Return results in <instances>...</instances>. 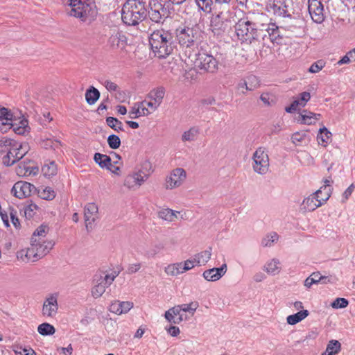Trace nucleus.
Returning <instances> with one entry per match:
<instances>
[{
    "mask_svg": "<svg viewBox=\"0 0 355 355\" xmlns=\"http://www.w3.org/2000/svg\"><path fill=\"white\" fill-rule=\"evenodd\" d=\"M149 43L155 56L159 58L169 55L176 47L173 34L163 29L153 31L149 37Z\"/></svg>",
    "mask_w": 355,
    "mask_h": 355,
    "instance_id": "nucleus-1",
    "label": "nucleus"
},
{
    "mask_svg": "<svg viewBox=\"0 0 355 355\" xmlns=\"http://www.w3.org/2000/svg\"><path fill=\"white\" fill-rule=\"evenodd\" d=\"M213 10L210 29L214 35H221L230 28L234 22V15L230 4H225L223 7L214 6Z\"/></svg>",
    "mask_w": 355,
    "mask_h": 355,
    "instance_id": "nucleus-2",
    "label": "nucleus"
},
{
    "mask_svg": "<svg viewBox=\"0 0 355 355\" xmlns=\"http://www.w3.org/2000/svg\"><path fill=\"white\" fill-rule=\"evenodd\" d=\"M147 17L145 2L141 0H128L121 10L122 21L128 26H136Z\"/></svg>",
    "mask_w": 355,
    "mask_h": 355,
    "instance_id": "nucleus-3",
    "label": "nucleus"
},
{
    "mask_svg": "<svg viewBox=\"0 0 355 355\" xmlns=\"http://www.w3.org/2000/svg\"><path fill=\"white\" fill-rule=\"evenodd\" d=\"M262 23L252 22L248 18H242L239 19L234 25L235 33L239 40L242 42L251 43L254 40H258L262 37L265 39L266 34H262L261 27Z\"/></svg>",
    "mask_w": 355,
    "mask_h": 355,
    "instance_id": "nucleus-4",
    "label": "nucleus"
},
{
    "mask_svg": "<svg viewBox=\"0 0 355 355\" xmlns=\"http://www.w3.org/2000/svg\"><path fill=\"white\" fill-rule=\"evenodd\" d=\"M54 243L51 240H46L42 237H32L31 246L19 254L22 258L25 257L27 261L35 262L47 254L53 248Z\"/></svg>",
    "mask_w": 355,
    "mask_h": 355,
    "instance_id": "nucleus-5",
    "label": "nucleus"
},
{
    "mask_svg": "<svg viewBox=\"0 0 355 355\" xmlns=\"http://www.w3.org/2000/svg\"><path fill=\"white\" fill-rule=\"evenodd\" d=\"M198 306L199 304L196 301L189 304L177 305L166 311L164 313V317L171 323L180 324L181 322L189 319L184 312H188L191 315H193Z\"/></svg>",
    "mask_w": 355,
    "mask_h": 355,
    "instance_id": "nucleus-6",
    "label": "nucleus"
},
{
    "mask_svg": "<svg viewBox=\"0 0 355 355\" xmlns=\"http://www.w3.org/2000/svg\"><path fill=\"white\" fill-rule=\"evenodd\" d=\"M151 173V165L146 162L141 168L133 171L125 177L123 184L129 189H138L148 179Z\"/></svg>",
    "mask_w": 355,
    "mask_h": 355,
    "instance_id": "nucleus-7",
    "label": "nucleus"
},
{
    "mask_svg": "<svg viewBox=\"0 0 355 355\" xmlns=\"http://www.w3.org/2000/svg\"><path fill=\"white\" fill-rule=\"evenodd\" d=\"M175 34L180 45L187 48L196 45L200 37V32L197 26L179 27L176 29Z\"/></svg>",
    "mask_w": 355,
    "mask_h": 355,
    "instance_id": "nucleus-8",
    "label": "nucleus"
},
{
    "mask_svg": "<svg viewBox=\"0 0 355 355\" xmlns=\"http://www.w3.org/2000/svg\"><path fill=\"white\" fill-rule=\"evenodd\" d=\"M195 57L193 64L196 67L211 73L218 71V61L213 55L205 52H199Z\"/></svg>",
    "mask_w": 355,
    "mask_h": 355,
    "instance_id": "nucleus-9",
    "label": "nucleus"
},
{
    "mask_svg": "<svg viewBox=\"0 0 355 355\" xmlns=\"http://www.w3.org/2000/svg\"><path fill=\"white\" fill-rule=\"evenodd\" d=\"M252 168L254 172L265 175L269 170V157L267 151L263 147L258 148L252 155Z\"/></svg>",
    "mask_w": 355,
    "mask_h": 355,
    "instance_id": "nucleus-10",
    "label": "nucleus"
},
{
    "mask_svg": "<svg viewBox=\"0 0 355 355\" xmlns=\"http://www.w3.org/2000/svg\"><path fill=\"white\" fill-rule=\"evenodd\" d=\"M187 178L184 169L176 168L166 178L165 187L166 189H173L180 187Z\"/></svg>",
    "mask_w": 355,
    "mask_h": 355,
    "instance_id": "nucleus-11",
    "label": "nucleus"
},
{
    "mask_svg": "<svg viewBox=\"0 0 355 355\" xmlns=\"http://www.w3.org/2000/svg\"><path fill=\"white\" fill-rule=\"evenodd\" d=\"M150 10L147 12L150 19L155 23H163L164 19L168 17V10L159 2H154L150 4Z\"/></svg>",
    "mask_w": 355,
    "mask_h": 355,
    "instance_id": "nucleus-12",
    "label": "nucleus"
},
{
    "mask_svg": "<svg viewBox=\"0 0 355 355\" xmlns=\"http://www.w3.org/2000/svg\"><path fill=\"white\" fill-rule=\"evenodd\" d=\"M84 216L86 229L91 231L99 218L98 206L93 202L87 204L85 207Z\"/></svg>",
    "mask_w": 355,
    "mask_h": 355,
    "instance_id": "nucleus-13",
    "label": "nucleus"
},
{
    "mask_svg": "<svg viewBox=\"0 0 355 355\" xmlns=\"http://www.w3.org/2000/svg\"><path fill=\"white\" fill-rule=\"evenodd\" d=\"M36 191V188L29 182L19 181L16 182L11 189V193L18 198L30 196Z\"/></svg>",
    "mask_w": 355,
    "mask_h": 355,
    "instance_id": "nucleus-14",
    "label": "nucleus"
},
{
    "mask_svg": "<svg viewBox=\"0 0 355 355\" xmlns=\"http://www.w3.org/2000/svg\"><path fill=\"white\" fill-rule=\"evenodd\" d=\"M58 311V297L56 295H49L44 301L42 313L48 318H53Z\"/></svg>",
    "mask_w": 355,
    "mask_h": 355,
    "instance_id": "nucleus-15",
    "label": "nucleus"
},
{
    "mask_svg": "<svg viewBox=\"0 0 355 355\" xmlns=\"http://www.w3.org/2000/svg\"><path fill=\"white\" fill-rule=\"evenodd\" d=\"M266 9L269 12L279 17H289L284 0H268Z\"/></svg>",
    "mask_w": 355,
    "mask_h": 355,
    "instance_id": "nucleus-16",
    "label": "nucleus"
},
{
    "mask_svg": "<svg viewBox=\"0 0 355 355\" xmlns=\"http://www.w3.org/2000/svg\"><path fill=\"white\" fill-rule=\"evenodd\" d=\"M262 34H266V37H268V39L272 43H279L282 39V36L281 35V32L279 28L276 26L275 24L269 23V24H261Z\"/></svg>",
    "mask_w": 355,
    "mask_h": 355,
    "instance_id": "nucleus-17",
    "label": "nucleus"
},
{
    "mask_svg": "<svg viewBox=\"0 0 355 355\" xmlns=\"http://www.w3.org/2000/svg\"><path fill=\"white\" fill-rule=\"evenodd\" d=\"M259 86L258 78L254 75L248 76L245 79L241 80L237 85V90L245 94L248 91H253Z\"/></svg>",
    "mask_w": 355,
    "mask_h": 355,
    "instance_id": "nucleus-18",
    "label": "nucleus"
},
{
    "mask_svg": "<svg viewBox=\"0 0 355 355\" xmlns=\"http://www.w3.org/2000/svg\"><path fill=\"white\" fill-rule=\"evenodd\" d=\"M227 264L223 263L220 268H213L204 271L203 277L209 282L219 280L227 272Z\"/></svg>",
    "mask_w": 355,
    "mask_h": 355,
    "instance_id": "nucleus-19",
    "label": "nucleus"
},
{
    "mask_svg": "<svg viewBox=\"0 0 355 355\" xmlns=\"http://www.w3.org/2000/svg\"><path fill=\"white\" fill-rule=\"evenodd\" d=\"M133 307V302L125 301H114L109 308L110 312L117 315H121L128 313Z\"/></svg>",
    "mask_w": 355,
    "mask_h": 355,
    "instance_id": "nucleus-20",
    "label": "nucleus"
},
{
    "mask_svg": "<svg viewBox=\"0 0 355 355\" xmlns=\"http://www.w3.org/2000/svg\"><path fill=\"white\" fill-rule=\"evenodd\" d=\"M330 182L331 178L329 177L324 180L325 184L315 192V193L319 196L318 201L320 202V206L329 200L331 196Z\"/></svg>",
    "mask_w": 355,
    "mask_h": 355,
    "instance_id": "nucleus-21",
    "label": "nucleus"
},
{
    "mask_svg": "<svg viewBox=\"0 0 355 355\" xmlns=\"http://www.w3.org/2000/svg\"><path fill=\"white\" fill-rule=\"evenodd\" d=\"M318 196L315 192L306 198L302 203V209L305 211H313L318 207H320V202L318 201Z\"/></svg>",
    "mask_w": 355,
    "mask_h": 355,
    "instance_id": "nucleus-22",
    "label": "nucleus"
},
{
    "mask_svg": "<svg viewBox=\"0 0 355 355\" xmlns=\"http://www.w3.org/2000/svg\"><path fill=\"white\" fill-rule=\"evenodd\" d=\"M151 113L147 107H145V103H139L135 104L129 112V116L131 119H137L141 116H148Z\"/></svg>",
    "mask_w": 355,
    "mask_h": 355,
    "instance_id": "nucleus-23",
    "label": "nucleus"
},
{
    "mask_svg": "<svg viewBox=\"0 0 355 355\" xmlns=\"http://www.w3.org/2000/svg\"><path fill=\"white\" fill-rule=\"evenodd\" d=\"M17 148V141L12 144L8 152L2 157V163L6 166H10L17 162V157H15Z\"/></svg>",
    "mask_w": 355,
    "mask_h": 355,
    "instance_id": "nucleus-24",
    "label": "nucleus"
},
{
    "mask_svg": "<svg viewBox=\"0 0 355 355\" xmlns=\"http://www.w3.org/2000/svg\"><path fill=\"white\" fill-rule=\"evenodd\" d=\"M12 114L8 109L2 107L0 109V130H3V126H9L10 128L12 125Z\"/></svg>",
    "mask_w": 355,
    "mask_h": 355,
    "instance_id": "nucleus-25",
    "label": "nucleus"
},
{
    "mask_svg": "<svg viewBox=\"0 0 355 355\" xmlns=\"http://www.w3.org/2000/svg\"><path fill=\"white\" fill-rule=\"evenodd\" d=\"M94 159L95 162L99 165L100 167L112 170V159L110 156L105 154L96 153L94 156Z\"/></svg>",
    "mask_w": 355,
    "mask_h": 355,
    "instance_id": "nucleus-26",
    "label": "nucleus"
},
{
    "mask_svg": "<svg viewBox=\"0 0 355 355\" xmlns=\"http://www.w3.org/2000/svg\"><path fill=\"white\" fill-rule=\"evenodd\" d=\"M211 257V248H209L208 250L196 254L193 256V258L196 262L197 266H204L209 261Z\"/></svg>",
    "mask_w": 355,
    "mask_h": 355,
    "instance_id": "nucleus-27",
    "label": "nucleus"
},
{
    "mask_svg": "<svg viewBox=\"0 0 355 355\" xmlns=\"http://www.w3.org/2000/svg\"><path fill=\"white\" fill-rule=\"evenodd\" d=\"M37 191L38 196L46 200H52L56 196L55 191L50 187L41 186Z\"/></svg>",
    "mask_w": 355,
    "mask_h": 355,
    "instance_id": "nucleus-28",
    "label": "nucleus"
},
{
    "mask_svg": "<svg viewBox=\"0 0 355 355\" xmlns=\"http://www.w3.org/2000/svg\"><path fill=\"white\" fill-rule=\"evenodd\" d=\"M95 277L94 280L96 282V284L92 288V295L94 298H98L105 293L107 286L105 283L102 282L97 275H95Z\"/></svg>",
    "mask_w": 355,
    "mask_h": 355,
    "instance_id": "nucleus-29",
    "label": "nucleus"
},
{
    "mask_svg": "<svg viewBox=\"0 0 355 355\" xmlns=\"http://www.w3.org/2000/svg\"><path fill=\"white\" fill-rule=\"evenodd\" d=\"M302 123L311 125L315 123L320 118V114H315L307 110H303L300 114Z\"/></svg>",
    "mask_w": 355,
    "mask_h": 355,
    "instance_id": "nucleus-30",
    "label": "nucleus"
},
{
    "mask_svg": "<svg viewBox=\"0 0 355 355\" xmlns=\"http://www.w3.org/2000/svg\"><path fill=\"white\" fill-rule=\"evenodd\" d=\"M165 94V89L162 87L153 89L148 95V98L154 101L160 105Z\"/></svg>",
    "mask_w": 355,
    "mask_h": 355,
    "instance_id": "nucleus-31",
    "label": "nucleus"
},
{
    "mask_svg": "<svg viewBox=\"0 0 355 355\" xmlns=\"http://www.w3.org/2000/svg\"><path fill=\"white\" fill-rule=\"evenodd\" d=\"M100 92L94 87L91 86L85 93V99L89 105H94L99 98Z\"/></svg>",
    "mask_w": 355,
    "mask_h": 355,
    "instance_id": "nucleus-32",
    "label": "nucleus"
},
{
    "mask_svg": "<svg viewBox=\"0 0 355 355\" xmlns=\"http://www.w3.org/2000/svg\"><path fill=\"white\" fill-rule=\"evenodd\" d=\"M280 262L277 259H272L264 266V270L270 275H275L280 271Z\"/></svg>",
    "mask_w": 355,
    "mask_h": 355,
    "instance_id": "nucleus-33",
    "label": "nucleus"
},
{
    "mask_svg": "<svg viewBox=\"0 0 355 355\" xmlns=\"http://www.w3.org/2000/svg\"><path fill=\"white\" fill-rule=\"evenodd\" d=\"M309 315V311L307 310H303L297 312V313L290 315L287 317L286 321L288 324L294 325L299 322L304 320Z\"/></svg>",
    "mask_w": 355,
    "mask_h": 355,
    "instance_id": "nucleus-34",
    "label": "nucleus"
},
{
    "mask_svg": "<svg viewBox=\"0 0 355 355\" xmlns=\"http://www.w3.org/2000/svg\"><path fill=\"white\" fill-rule=\"evenodd\" d=\"M178 211H173L171 209H163L158 212V216L166 221L173 222L177 218Z\"/></svg>",
    "mask_w": 355,
    "mask_h": 355,
    "instance_id": "nucleus-35",
    "label": "nucleus"
},
{
    "mask_svg": "<svg viewBox=\"0 0 355 355\" xmlns=\"http://www.w3.org/2000/svg\"><path fill=\"white\" fill-rule=\"evenodd\" d=\"M17 141L12 139L8 137H2L0 139V155L6 154L10 148H12V144H14Z\"/></svg>",
    "mask_w": 355,
    "mask_h": 355,
    "instance_id": "nucleus-36",
    "label": "nucleus"
},
{
    "mask_svg": "<svg viewBox=\"0 0 355 355\" xmlns=\"http://www.w3.org/2000/svg\"><path fill=\"white\" fill-rule=\"evenodd\" d=\"M200 131L198 127H191L187 131H185L182 135V140L183 141H194L198 135H199Z\"/></svg>",
    "mask_w": 355,
    "mask_h": 355,
    "instance_id": "nucleus-37",
    "label": "nucleus"
},
{
    "mask_svg": "<svg viewBox=\"0 0 355 355\" xmlns=\"http://www.w3.org/2000/svg\"><path fill=\"white\" fill-rule=\"evenodd\" d=\"M331 136V132H329L326 128H322L320 129L319 134L318 135L317 139L318 144L323 146H326L328 143L330 137Z\"/></svg>",
    "mask_w": 355,
    "mask_h": 355,
    "instance_id": "nucleus-38",
    "label": "nucleus"
},
{
    "mask_svg": "<svg viewBox=\"0 0 355 355\" xmlns=\"http://www.w3.org/2000/svg\"><path fill=\"white\" fill-rule=\"evenodd\" d=\"M83 10H85V19L87 17L90 16L94 17L97 14V8L94 2L93 1H88L83 3L82 4Z\"/></svg>",
    "mask_w": 355,
    "mask_h": 355,
    "instance_id": "nucleus-39",
    "label": "nucleus"
},
{
    "mask_svg": "<svg viewBox=\"0 0 355 355\" xmlns=\"http://www.w3.org/2000/svg\"><path fill=\"white\" fill-rule=\"evenodd\" d=\"M38 171L37 167L27 166L25 164H20L17 168V174L19 175H36Z\"/></svg>",
    "mask_w": 355,
    "mask_h": 355,
    "instance_id": "nucleus-40",
    "label": "nucleus"
},
{
    "mask_svg": "<svg viewBox=\"0 0 355 355\" xmlns=\"http://www.w3.org/2000/svg\"><path fill=\"white\" fill-rule=\"evenodd\" d=\"M37 331L42 336H51L55 334V329L49 323H42L37 327Z\"/></svg>",
    "mask_w": 355,
    "mask_h": 355,
    "instance_id": "nucleus-41",
    "label": "nucleus"
},
{
    "mask_svg": "<svg viewBox=\"0 0 355 355\" xmlns=\"http://www.w3.org/2000/svg\"><path fill=\"white\" fill-rule=\"evenodd\" d=\"M198 8L206 13H210L214 8L213 0H195Z\"/></svg>",
    "mask_w": 355,
    "mask_h": 355,
    "instance_id": "nucleus-42",
    "label": "nucleus"
},
{
    "mask_svg": "<svg viewBox=\"0 0 355 355\" xmlns=\"http://www.w3.org/2000/svg\"><path fill=\"white\" fill-rule=\"evenodd\" d=\"M42 172L46 177H51L57 173V166L53 161L45 164L42 167Z\"/></svg>",
    "mask_w": 355,
    "mask_h": 355,
    "instance_id": "nucleus-43",
    "label": "nucleus"
},
{
    "mask_svg": "<svg viewBox=\"0 0 355 355\" xmlns=\"http://www.w3.org/2000/svg\"><path fill=\"white\" fill-rule=\"evenodd\" d=\"M323 6L316 8L312 11L309 12V14L312 18V19L316 23H321L324 20V14H323Z\"/></svg>",
    "mask_w": 355,
    "mask_h": 355,
    "instance_id": "nucleus-44",
    "label": "nucleus"
},
{
    "mask_svg": "<svg viewBox=\"0 0 355 355\" xmlns=\"http://www.w3.org/2000/svg\"><path fill=\"white\" fill-rule=\"evenodd\" d=\"M278 240V234L276 232H270L267 234L261 241L263 247H271Z\"/></svg>",
    "mask_w": 355,
    "mask_h": 355,
    "instance_id": "nucleus-45",
    "label": "nucleus"
},
{
    "mask_svg": "<svg viewBox=\"0 0 355 355\" xmlns=\"http://www.w3.org/2000/svg\"><path fill=\"white\" fill-rule=\"evenodd\" d=\"M85 12L82 5H78L76 7H71L69 14L70 16L80 18L83 21H85Z\"/></svg>",
    "mask_w": 355,
    "mask_h": 355,
    "instance_id": "nucleus-46",
    "label": "nucleus"
},
{
    "mask_svg": "<svg viewBox=\"0 0 355 355\" xmlns=\"http://www.w3.org/2000/svg\"><path fill=\"white\" fill-rule=\"evenodd\" d=\"M106 123L109 127L116 132L123 131L122 123L116 118L109 116L106 119Z\"/></svg>",
    "mask_w": 355,
    "mask_h": 355,
    "instance_id": "nucleus-47",
    "label": "nucleus"
},
{
    "mask_svg": "<svg viewBox=\"0 0 355 355\" xmlns=\"http://www.w3.org/2000/svg\"><path fill=\"white\" fill-rule=\"evenodd\" d=\"M12 128L15 133L18 135H23L28 128V121L22 119L19 122V125L12 122V125L10 126V128Z\"/></svg>",
    "mask_w": 355,
    "mask_h": 355,
    "instance_id": "nucleus-48",
    "label": "nucleus"
},
{
    "mask_svg": "<svg viewBox=\"0 0 355 355\" xmlns=\"http://www.w3.org/2000/svg\"><path fill=\"white\" fill-rule=\"evenodd\" d=\"M15 154V157H17V162L22 159L26 154L28 153V146L26 144H22L17 142V148Z\"/></svg>",
    "mask_w": 355,
    "mask_h": 355,
    "instance_id": "nucleus-49",
    "label": "nucleus"
},
{
    "mask_svg": "<svg viewBox=\"0 0 355 355\" xmlns=\"http://www.w3.org/2000/svg\"><path fill=\"white\" fill-rule=\"evenodd\" d=\"M107 144L110 148L117 149L121 146V139L117 135H111L107 138Z\"/></svg>",
    "mask_w": 355,
    "mask_h": 355,
    "instance_id": "nucleus-50",
    "label": "nucleus"
},
{
    "mask_svg": "<svg viewBox=\"0 0 355 355\" xmlns=\"http://www.w3.org/2000/svg\"><path fill=\"white\" fill-rule=\"evenodd\" d=\"M43 146L45 148H51L54 150L59 148L61 146V144L58 140H53L51 139H46L43 141Z\"/></svg>",
    "mask_w": 355,
    "mask_h": 355,
    "instance_id": "nucleus-51",
    "label": "nucleus"
},
{
    "mask_svg": "<svg viewBox=\"0 0 355 355\" xmlns=\"http://www.w3.org/2000/svg\"><path fill=\"white\" fill-rule=\"evenodd\" d=\"M123 37H124L119 34L113 35L110 37V42L112 46H116L119 47L121 44L123 45Z\"/></svg>",
    "mask_w": 355,
    "mask_h": 355,
    "instance_id": "nucleus-52",
    "label": "nucleus"
},
{
    "mask_svg": "<svg viewBox=\"0 0 355 355\" xmlns=\"http://www.w3.org/2000/svg\"><path fill=\"white\" fill-rule=\"evenodd\" d=\"M349 302L347 299L343 297H338L334 300V309H343L348 306Z\"/></svg>",
    "mask_w": 355,
    "mask_h": 355,
    "instance_id": "nucleus-53",
    "label": "nucleus"
},
{
    "mask_svg": "<svg viewBox=\"0 0 355 355\" xmlns=\"http://www.w3.org/2000/svg\"><path fill=\"white\" fill-rule=\"evenodd\" d=\"M324 66V63L322 60H318L311 64L309 71L311 73H317L320 71Z\"/></svg>",
    "mask_w": 355,
    "mask_h": 355,
    "instance_id": "nucleus-54",
    "label": "nucleus"
},
{
    "mask_svg": "<svg viewBox=\"0 0 355 355\" xmlns=\"http://www.w3.org/2000/svg\"><path fill=\"white\" fill-rule=\"evenodd\" d=\"M38 207L35 204H29L26 206L24 209V213L26 217L31 218L35 213V211L37 210Z\"/></svg>",
    "mask_w": 355,
    "mask_h": 355,
    "instance_id": "nucleus-55",
    "label": "nucleus"
},
{
    "mask_svg": "<svg viewBox=\"0 0 355 355\" xmlns=\"http://www.w3.org/2000/svg\"><path fill=\"white\" fill-rule=\"evenodd\" d=\"M178 270L176 266V263L168 264L164 268V272L166 275L170 276H177L178 275Z\"/></svg>",
    "mask_w": 355,
    "mask_h": 355,
    "instance_id": "nucleus-56",
    "label": "nucleus"
},
{
    "mask_svg": "<svg viewBox=\"0 0 355 355\" xmlns=\"http://www.w3.org/2000/svg\"><path fill=\"white\" fill-rule=\"evenodd\" d=\"M46 229H47V227L46 226L40 225L34 232L32 237H36V238L42 237L43 239H44V237L46 236Z\"/></svg>",
    "mask_w": 355,
    "mask_h": 355,
    "instance_id": "nucleus-57",
    "label": "nucleus"
},
{
    "mask_svg": "<svg viewBox=\"0 0 355 355\" xmlns=\"http://www.w3.org/2000/svg\"><path fill=\"white\" fill-rule=\"evenodd\" d=\"M162 248L163 247L161 245H156L152 249L146 252V255L148 257H154L162 250Z\"/></svg>",
    "mask_w": 355,
    "mask_h": 355,
    "instance_id": "nucleus-58",
    "label": "nucleus"
},
{
    "mask_svg": "<svg viewBox=\"0 0 355 355\" xmlns=\"http://www.w3.org/2000/svg\"><path fill=\"white\" fill-rule=\"evenodd\" d=\"M182 264H183L184 268L185 269L186 271H188V270L193 268L195 267V266H197L196 262L193 257L191 259H187V260L183 261Z\"/></svg>",
    "mask_w": 355,
    "mask_h": 355,
    "instance_id": "nucleus-59",
    "label": "nucleus"
},
{
    "mask_svg": "<svg viewBox=\"0 0 355 355\" xmlns=\"http://www.w3.org/2000/svg\"><path fill=\"white\" fill-rule=\"evenodd\" d=\"M98 277L102 281V282L105 283L107 287L110 286L115 279L110 274L105 275V276L100 275Z\"/></svg>",
    "mask_w": 355,
    "mask_h": 355,
    "instance_id": "nucleus-60",
    "label": "nucleus"
},
{
    "mask_svg": "<svg viewBox=\"0 0 355 355\" xmlns=\"http://www.w3.org/2000/svg\"><path fill=\"white\" fill-rule=\"evenodd\" d=\"M354 186L352 184L343 193V200L342 202H345L349 197L352 195L354 191Z\"/></svg>",
    "mask_w": 355,
    "mask_h": 355,
    "instance_id": "nucleus-61",
    "label": "nucleus"
},
{
    "mask_svg": "<svg viewBox=\"0 0 355 355\" xmlns=\"http://www.w3.org/2000/svg\"><path fill=\"white\" fill-rule=\"evenodd\" d=\"M322 3L319 0H309L308 2V10L309 12L315 9L318 7L321 6Z\"/></svg>",
    "mask_w": 355,
    "mask_h": 355,
    "instance_id": "nucleus-62",
    "label": "nucleus"
},
{
    "mask_svg": "<svg viewBox=\"0 0 355 355\" xmlns=\"http://www.w3.org/2000/svg\"><path fill=\"white\" fill-rule=\"evenodd\" d=\"M104 86L110 92H115L118 89V85L110 80H105Z\"/></svg>",
    "mask_w": 355,
    "mask_h": 355,
    "instance_id": "nucleus-63",
    "label": "nucleus"
},
{
    "mask_svg": "<svg viewBox=\"0 0 355 355\" xmlns=\"http://www.w3.org/2000/svg\"><path fill=\"white\" fill-rule=\"evenodd\" d=\"M140 268H141V263H139L130 264L128 267L127 272L128 274H134V273L137 272V271H139L140 270Z\"/></svg>",
    "mask_w": 355,
    "mask_h": 355,
    "instance_id": "nucleus-64",
    "label": "nucleus"
}]
</instances>
